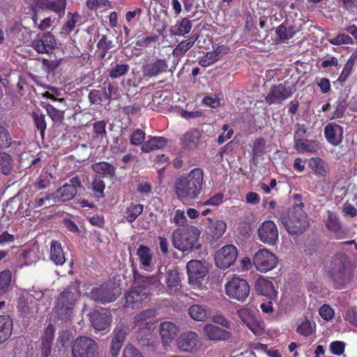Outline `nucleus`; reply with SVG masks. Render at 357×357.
<instances>
[{"label":"nucleus","mask_w":357,"mask_h":357,"mask_svg":"<svg viewBox=\"0 0 357 357\" xmlns=\"http://www.w3.org/2000/svg\"><path fill=\"white\" fill-rule=\"evenodd\" d=\"M204 172L201 168L192 169L187 176L180 177L175 185V192L179 199L190 201L199 197L203 188Z\"/></svg>","instance_id":"obj_1"},{"label":"nucleus","mask_w":357,"mask_h":357,"mask_svg":"<svg viewBox=\"0 0 357 357\" xmlns=\"http://www.w3.org/2000/svg\"><path fill=\"white\" fill-rule=\"evenodd\" d=\"M301 195H294L295 204L288 211L287 218L282 220L287 231L290 234H301L309 226L307 213L304 211V204Z\"/></svg>","instance_id":"obj_2"},{"label":"nucleus","mask_w":357,"mask_h":357,"mask_svg":"<svg viewBox=\"0 0 357 357\" xmlns=\"http://www.w3.org/2000/svg\"><path fill=\"white\" fill-rule=\"evenodd\" d=\"M79 291L78 287L72 284L61 291L56 298L54 311L56 317L63 321H70L73 316L74 307L78 300Z\"/></svg>","instance_id":"obj_3"},{"label":"nucleus","mask_w":357,"mask_h":357,"mask_svg":"<svg viewBox=\"0 0 357 357\" xmlns=\"http://www.w3.org/2000/svg\"><path fill=\"white\" fill-rule=\"evenodd\" d=\"M328 273L337 289L348 284L353 277V269L347 256L343 253L335 255L330 264Z\"/></svg>","instance_id":"obj_4"},{"label":"nucleus","mask_w":357,"mask_h":357,"mask_svg":"<svg viewBox=\"0 0 357 357\" xmlns=\"http://www.w3.org/2000/svg\"><path fill=\"white\" fill-rule=\"evenodd\" d=\"M200 235L199 229L193 225H187L174 230L172 234L174 246L182 252L200 250L201 244H197Z\"/></svg>","instance_id":"obj_5"},{"label":"nucleus","mask_w":357,"mask_h":357,"mask_svg":"<svg viewBox=\"0 0 357 357\" xmlns=\"http://www.w3.org/2000/svg\"><path fill=\"white\" fill-rule=\"evenodd\" d=\"M156 311L154 309L146 310L135 317V324L139 331L140 342L142 345L151 346L154 342L156 322Z\"/></svg>","instance_id":"obj_6"},{"label":"nucleus","mask_w":357,"mask_h":357,"mask_svg":"<svg viewBox=\"0 0 357 357\" xmlns=\"http://www.w3.org/2000/svg\"><path fill=\"white\" fill-rule=\"evenodd\" d=\"M296 88L295 85L289 80L282 83L273 85L265 97L266 102L271 105L273 104H282L284 100L290 98Z\"/></svg>","instance_id":"obj_7"},{"label":"nucleus","mask_w":357,"mask_h":357,"mask_svg":"<svg viewBox=\"0 0 357 357\" xmlns=\"http://www.w3.org/2000/svg\"><path fill=\"white\" fill-rule=\"evenodd\" d=\"M225 289L226 295L229 298L241 303L247 299L250 293L248 282L237 276H234L226 283Z\"/></svg>","instance_id":"obj_8"},{"label":"nucleus","mask_w":357,"mask_h":357,"mask_svg":"<svg viewBox=\"0 0 357 357\" xmlns=\"http://www.w3.org/2000/svg\"><path fill=\"white\" fill-rule=\"evenodd\" d=\"M73 357H99L98 345L87 336L77 337L72 345Z\"/></svg>","instance_id":"obj_9"},{"label":"nucleus","mask_w":357,"mask_h":357,"mask_svg":"<svg viewBox=\"0 0 357 357\" xmlns=\"http://www.w3.org/2000/svg\"><path fill=\"white\" fill-rule=\"evenodd\" d=\"M120 294V289L114 284L106 283L93 288L90 295L95 301L105 304L114 301Z\"/></svg>","instance_id":"obj_10"},{"label":"nucleus","mask_w":357,"mask_h":357,"mask_svg":"<svg viewBox=\"0 0 357 357\" xmlns=\"http://www.w3.org/2000/svg\"><path fill=\"white\" fill-rule=\"evenodd\" d=\"M252 261L257 270L263 273L273 270L278 262L277 257L268 249L258 250Z\"/></svg>","instance_id":"obj_11"},{"label":"nucleus","mask_w":357,"mask_h":357,"mask_svg":"<svg viewBox=\"0 0 357 357\" xmlns=\"http://www.w3.org/2000/svg\"><path fill=\"white\" fill-rule=\"evenodd\" d=\"M237 255V249L234 245H226L216 251L215 264L221 269L228 268L235 263Z\"/></svg>","instance_id":"obj_12"},{"label":"nucleus","mask_w":357,"mask_h":357,"mask_svg":"<svg viewBox=\"0 0 357 357\" xmlns=\"http://www.w3.org/2000/svg\"><path fill=\"white\" fill-rule=\"evenodd\" d=\"M82 185L78 177L75 176L70 179L68 183L64 184L53 193L54 202H65L71 200L77 192V188Z\"/></svg>","instance_id":"obj_13"},{"label":"nucleus","mask_w":357,"mask_h":357,"mask_svg":"<svg viewBox=\"0 0 357 357\" xmlns=\"http://www.w3.org/2000/svg\"><path fill=\"white\" fill-rule=\"evenodd\" d=\"M89 317L91 326L98 331L109 328L112 321V314L105 309L93 310Z\"/></svg>","instance_id":"obj_14"},{"label":"nucleus","mask_w":357,"mask_h":357,"mask_svg":"<svg viewBox=\"0 0 357 357\" xmlns=\"http://www.w3.org/2000/svg\"><path fill=\"white\" fill-rule=\"evenodd\" d=\"M56 43L54 36L50 32L38 34L32 40L31 47L39 54H48L56 47Z\"/></svg>","instance_id":"obj_15"},{"label":"nucleus","mask_w":357,"mask_h":357,"mask_svg":"<svg viewBox=\"0 0 357 357\" xmlns=\"http://www.w3.org/2000/svg\"><path fill=\"white\" fill-rule=\"evenodd\" d=\"M259 240L268 245H274L278 240V230L272 220H266L261 223L258 229Z\"/></svg>","instance_id":"obj_16"},{"label":"nucleus","mask_w":357,"mask_h":357,"mask_svg":"<svg viewBox=\"0 0 357 357\" xmlns=\"http://www.w3.org/2000/svg\"><path fill=\"white\" fill-rule=\"evenodd\" d=\"M149 298V294L145 288L137 286L132 288L125 296V306L127 307H139Z\"/></svg>","instance_id":"obj_17"},{"label":"nucleus","mask_w":357,"mask_h":357,"mask_svg":"<svg viewBox=\"0 0 357 357\" xmlns=\"http://www.w3.org/2000/svg\"><path fill=\"white\" fill-rule=\"evenodd\" d=\"M190 283L197 284L208 273V268L201 261L191 260L186 265Z\"/></svg>","instance_id":"obj_18"},{"label":"nucleus","mask_w":357,"mask_h":357,"mask_svg":"<svg viewBox=\"0 0 357 357\" xmlns=\"http://www.w3.org/2000/svg\"><path fill=\"white\" fill-rule=\"evenodd\" d=\"M238 315L255 335L260 336L264 334V327L263 323L257 321L247 309L238 310Z\"/></svg>","instance_id":"obj_19"},{"label":"nucleus","mask_w":357,"mask_h":357,"mask_svg":"<svg viewBox=\"0 0 357 357\" xmlns=\"http://www.w3.org/2000/svg\"><path fill=\"white\" fill-rule=\"evenodd\" d=\"M198 342L197 334L194 331H188L180 335L177 345L180 350L192 353L196 351Z\"/></svg>","instance_id":"obj_20"},{"label":"nucleus","mask_w":357,"mask_h":357,"mask_svg":"<svg viewBox=\"0 0 357 357\" xmlns=\"http://www.w3.org/2000/svg\"><path fill=\"white\" fill-rule=\"evenodd\" d=\"M343 132V127L335 123H329L324 128V136L327 142L335 146L342 143Z\"/></svg>","instance_id":"obj_21"},{"label":"nucleus","mask_w":357,"mask_h":357,"mask_svg":"<svg viewBox=\"0 0 357 357\" xmlns=\"http://www.w3.org/2000/svg\"><path fill=\"white\" fill-rule=\"evenodd\" d=\"M178 328L172 321H164L160 325V335L162 344L166 347L177 335Z\"/></svg>","instance_id":"obj_22"},{"label":"nucleus","mask_w":357,"mask_h":357,"mask_svg":"<svg viewBox=\"0 0 357 357\" xmlns=\"http://www.w3.org/2000/svg\"><path fill=\"white\" fill-rule=\"evenodd\" d=\"M325 224L326 228L333 232L337 238L344 237L345 233L342 229L341 221L335 213L328 211Z\"/></svg>","instance_id":"obj_23"},{"label":"nucleus","mask_w":357,"mask_h":357,"mask_svg":"<svg viewBox=\"0 0 357 357\" xmlns=\"http://www.w3.org/2000/svg\"><path fill=\"white\" fill-rule=\"evenodd\" d=\"M203 332L210 340H225L230 337V333L214 324H206Z\"/></svg>","instance_id":"obj_24"},{"label":"nucleus","mask_w":357,"mask_h":357,"mask_svg":"<svg viewBox=\"0 0 357 357\" xmlns=\"http://www.w3.org/2000/svg\"><path fill=\"white\" fill-rule=\"evenodd\" d=\"M294 142V149L299 153H315L320 149V143L316 139H299Z\"/></svg>","instance_id":"obj_25"},{"label":"nucleus","mask_w":357,"mask_h":357,"mask_svg":"<svg viewBox=\"0 0 357 357\" xmlns=\"http://www.w3.org/2000/svg\"><path fill=\"white\" fill-rule=\"evenodd\" d=\"M202 132L199 129H190L181 137V143L185 149H194L200 142Z\"/></svg>","instance_id":"obj_26"},{"label":"nucleus","mask_w":357,"mask_h":357,"mask_svg":"<svg viewBox=\"0 0 357 357\" xmlns=\"http://www.w3.org/2000/svg\"><path fill=\"white\" fill-rule=\"evenodd\" d=\"M255 289L258 294L272 298L275 296V289L273 283L264 278L259 277L255 282Z\"/></svg>","instance_id":"obj_27"},{"label":"nucleus","mask_w":357,"mask_h":357,"mask_svg":"<svg viewBox=\"0 0 357 357\" xmlns=\"http://www.w3.org/2000/svg\"><path fill=\"white\" fill-rule=\"evenodd\" d=\"M188 314L194 320L204 321L209 317L211 312L205 305L195 304L188 308Z\"/></svg>","instance_id":"obj_28"},{"label":"nucleus","mask_w":357,"mask_h":357,"mask_svg":"<svg viewBox=\"0 0 357 357\" xmlns=\"http://www.w3.org/2000/svg\"><path fill=\"white\" fill-rule=\"evenodd\" d=\"M50 260L57 266L63 265L66 261L61 245L59 241H52L51 243Z\"/></svg>","instance_id":"obj_29"},{"label":"nucleus","mask_w":357,"mask_h":357,"mask_svg":"<svg viewBox=\"0 0 357 357\" xmlns=\"http://www.w3.org/2000/svg\"><path fill=\"white\" fill-rule=\"evenodd\" d=\"M13 321L8 315H0V344L11 335Z\"/></svg>","instance_id":"obj_30"},{"label":"nucleus","mask_w":357,"mask_h":357,"mask_svg":"<svg viewBox=\"0 0 357 357\" xmlns=\"http://www.w3.org/2000/svg\"><path fill=\"white\" fill-rule=\"evenodd\" d=\"M209 220L208 233L214 240H218L225 234L227 227L226 223L222 220L215 221Z\"/></svg>","instance_id":"obj_31"},{"label":"nucleus","mask_w":357,"mask_h":357,"mask_svg":"<svg viewBox=\"0 0 357 357\" xmlns=\"http://www.w3.org/2000/svg\"><path fill=\"white\" fill-rule=\"evenodd\" d=\"M92 169L103 176L114 177L116 173V168L107 162H96L92 165Z\"/></svg>","instance_id":"obj_32"},{"label":"nucleus","mask_w":357,"mask_h":357,"mask_svg":"<svg viewBox=\"0 0 357 357\" xmlns=\"http://www.w3.org/2000/svg\"><path fill=\"white\" fill-rule=\"evenodd\" d=\"M357 58V52H354L349 58L348 61L344 66V68L337 78V82L343 84L351 75L355 64V59Z\"/></svg>","instance_id":"obj_33"},{"label":"nucleus","mask_w":357,"mask_h":357,"mask_svg":"<svg viewBox=\"0 0 357 357\" xmlns=\"http://www.w3.org/2000/svg\"><path fill=\"white\" fill-rule=\"evenodd\" d=\"M197 39V37H191L187 40H182L174 50L169 48V50L172 51L175 57L182 56L192 47Z\"/></svg>","instance_id":"obj_34"},{"label":"nucleus","mask_w":357,"mask_h":357,"mask_svg":"<svg viewBox=\"0 0 357 357\" xmlns=\"http://www.w3.org/2000/svg\"><path fill=\"white\" fill-rule=\"evenodd\" d=\"M309 167L316 174L321 176H326L328 173L326 162L319 157H313L309 161Z\"/></svg>","instance_id":"obj_35"},{"label":"nucleus","mask_w":357,"mask_h":357,"mask_svg":"<svg viewBox=\"0 0 357 357\" xmlns=\"http://www.w3.org/2000/svg\"><path fill=\"white\" fill-rule=\"evenodd\" d=\"M296 32L297 31L294 26H289L287 27L284 23L279 25L275 29V33L281 42L293 38Z\"/></svg>","instance_id":"obj_36"},{"label":"nucleus","mask_w":357,"mask_h":357,"mask_svg":"<svg viewBox=\"0 0 357 357\" xmlns=\"http://www.w3.org/2000/svg\"><path fill=\"white\" fill-rule=\"evenodd\" d=\"M195 13L189 15L188 17L181 18L180 21H178L176 24V35L185 36L190 33L192 27V21L189 18L194 17Z\"/></svg>","instance_id":"obj_37"},{"label":"nucleus","mask_w":357,"mask_h":357,"mask_svg":"<svg viewBox=\"0 0 357 357\" xmlns=\"http://www.w3.org/2000/svg\"><path fill=\"white\" fill-rule=\"evenodd\" d=\"M12 273L6 269L0 272V296L5 294L10 289Z\"/></svg>","instance_id":"obj_38"},{"label":"nucleus","mask_w":357,"mask_h":357,"mask_svg":"<svg viewBox=\"0 0 357 357\" xmlns=\"http://www.w3.org/2000/svg\"><path fill=\"white\" fill-rule=\"evenodd\" d=\"M80 20L81 15L78 13H68L67 14V22L63 25L62 31L66 33H71Z\"/></svg>","instance_id":"obj_39"},{"label":"nucleus","mask_w":357,"mask_h":357,"mask_svg":"<svg viewBox=\"0 0 357 357\" xmlns=\"http://www.w3.org/2000/svg\"><path fill=\"white\" fill-rule=\"evenodd\" d=\"M137 255L139 257L141 265L144 269H146V267L149 266L152 259L149 248L145 245H140L137 250Z\"/></svg>","instance_id":"obj_40"},{"label":"nucleus","mask_w":357,"mask_h":357,"mask_svg":"<svg viewBox=\"0 0 357 357\" xmlns=\"http://www.w3.org/2000/svg\"><path fill=\"white\" fill-rule=\"evenodd\" d=\"M143 211V205L133 204L127 208L124 218L129 222H133Z\"/></svg>","instance_id":"obj_41"},{"label":"nucleus","mask_w":357,"mask_h":357,"mask_svg":"<svg viewBox=\"0 0 357 357\" xmlns=\"http://www.w3.org/2000/svg\"><path fill=\"white\" fill-rule=\"evenodd\" d=\"M49 10L54 11L60 18L65 15L66 0H50Z\"/></svg>","instance_id":"obj_42"},{"label":"nucleus","mask_w":357,"mask_h":357,"mask_svg":"<svg viewBox=\"0 0 357 357\" xmlns=\"http://www.w3.org/2000/svg\"><path fill=\"white\" fill-rule=\"evenodd\" d=\"M347 107V100L344 98H338L335 102V109L332 114L331 119H340L344 116Z\"/></svg>","instance_id":"obj_43"},{"label":"nucleus","mask_w":357,"mask_h":357,"mask_svg":"<svg viewBox=\"0 0 357 357\" xmlns=\"http://www.w3.org/2000/svg\"><path fill=\"white\" fill-rule=\"evenodd\" d=\"M266 142L263 137L256 139L253 142L252 153L254 158L261 157L265 152Z\"/></svg>","instance_id":"obj_44"},{"label":"nucleus","mask_w":357,"mask_h":357,"mask_svg":"<svg viewBox=\"0 0 357 357\" xmlns=\"http://www.w3.org/2000/svg\"><path fill=\"white\" fill-rule=\"evenodd\" d=\"M327 40L332 45H353V39L347 34L340 33L333 38H328Z\"/></svg>","instance_id":"obj_45"},{"label":"nucleus","mask_w":357,"mask_h":357,"mask_svg":"<svg viewBox=\"0 0 357 357\" xmlns=\"http://www.w3.org/2000/svg\"><path fill=\"white\" fill-rule=\"evenodd\" d=\"M130 69V66L126 63L116 64L111 68L109 75L112 79L119 78L126 74Z\"/></svg>","instance_id":"obj_46"},{"label":"nucleus","mask_w":357,"mask_h":357,"mask_svg":"<svg viewBox=\"0 0 357 357\" xmlns=\"http://www.w3.org/2000/svg\"><path fill=\"white\" fill-rule=\"evenodd\" d=\"M0 166L1 172L5 175H8L12 169L11 158L6 153H0Z\"/></svg>","instance_id":"obj_47"},{"label":"nucleus","mask_w":357,"mask_h":357,"mask_svg":"<svg viewBox=\"0 0 357 357\" xmlns=\"http://www.w3.org/2000/svg\"><path fill=\"white\" fill-rule=\"evenodd\" d=\"M52 176L47 172L41 174L37 181L35 182L34 185L38 190H42L47 188L51 183Z\"/></svg>","instance_id":"obj_48"},{"label":"nucleus","mask_w":357,"mask_h":357,"mask_svg":"<svg viewBox=\"0 0 357 357\" xmlns=\"http://www.w3.org/2000/svg\"><path fill=\"white\" fill-rule=\"evenodd\" d=\"M21 257L26 265L31 264L38 259V256L34 248L24 250L21 254Z\"/></svg>","instance_id":"obj_49"},{"label":"nucleus","mask_w":357,"mask_h":357,"mask_svg":"<svg viewBox=\"0 0 357 357\" xmlns=\"http://www.w3.org/2000/svg\"><path fill=\"white\" fill-rule=\"evenodd\" d=\"M296 332L305 337L310 336L313 332L311 322L308 319L304 320L298 326Z\"/></svg>","instance_id":"obj_50"},{"label":"nucleus","mask_w":357,"mask_h":357,"mask_svg":"<svg viewBox=\"0 0 357 357\" xmlns=\"http://www.w3.org/2000/svg\"><path fill=\"white\" fill-rule=\"evenodd\" d=\"M180 282L181 280L176 271H170L166 277V283L169 289L176 288Z\"/></svg>","instance_id":"obj_51"},{"label":"nucleus","mask_w":357,"mask_h":357,"mask_svg":"<svg viewBox=\"0 0 357 357\" xmlns=\"http://www.w3.org/2000/svg\"><path fill=\"white\" fill-rule=\"evenodd\" d=\"M33 118L34 119V122L36 124V126L38 130H40V135L42 137L44 136L45 130L46 129V122L45 120V115L44 114H40L38 115L36 112H33Z\"/></svg>","instance_id":"obj_52"},{"label":"nucleus","mask_w":357,"mask_h":357,"mask_svg":"<svg viewBox=\"0 0 357 357\" xmlns=\"http://www.w3.org/2000/svg\"><path fill=\"white\" fill-rule=\"evenodd\" d=\"M218 59L217 54L214 52H207L204 56L201 57L199 64L202 67H208L215 63Z\"/></svg>","instance_id":"obj_53"},{"label":"nucleus","mask_w":357,"mask_h":357,"mask_svg":"<svg viewBox=\"0 0 357 357\" xmlns=\"http://www.w3.org/2000/svg\"><path fill=\"white\" fill-rule=\"evenodd\" d=\"M319 314L323 319L329 321L333 318L335 312L333 309L329 305L324 304L320 307Z\"/></svg>","instance_id":"obj_54"},{"label":"nucleus","mask_w":357,"mask_h":357,"mask_svg":"<svg viewBox=\"0 0 357 357\" xmlns=\"http://www.w3.org/2000/svg\"><path fill=\"white\" fill-rule=\"evenodd\" d=\"M315 83L319 87L320 91L323 93H328L331 90V83L328 78L326 77H317Z\"/></svg>","instance_id":"obj_55"},{"label":"nucleus","mask_w":357,"mask_h":357,"mask_svg":"<svg viewBox=\"0 0 357 357\" xmlns=\"http://www.w3.org/2000/svg\"><path fill=\"white\" fill-rule=\"evenodd\" d=\"M345 344L342 341H333L330 344V349L332 354L340 356L344 351Z\"/></svg>","instance_id":"obj_56"},{"label":"nucleus","mask_w":357,"mask_h":357,"mask_svg":"<svg viewBox=\"0 0 357 357\" xmlns=\"http://www.w3.org/2000/svg\"><path fill=\"white\" fill-rule=\"evenodd\" d=\"M50 201L53 202V193L47 194L44 197L38 196L32 202V205L34 208H38L46 205L47 202L49 204H50Z\"/></svg>","instance_id":"obj_57"},{"label":"nucleus","mask_w":357,"mask_h":357,"mask_svg":"<svg viewBox=\"0 0 357 357\" xmlns=\"http://www.w3.org/2000/svg\"><path fill=\"white\" fill-rule=\"evenodd\" d=\"M55 329L52 324H50L45 328L43 335L41 337V341L52 343L54 337Z\"/></svg>","instance_id":"obj_58"},{"label":"nucleus","mask_w":357,"mask_h":357,"mask_svg":"<svg viewBox=\"0 0 357 357\" xmlns=\"http://www.w3.org/2000/svg\"><path fill=\"white\" fill-rule=\"evenodd\" d=\"M46 110H47L48 115L50 116V118L54 121H59L63 117L62 112L60 110L56 109L54 107H53L51 105H47Z\"/></svg>","instance_id":"obj_59"},{"label":"nucleus","mask_w":357,"mask_h":357,"mask_svg":"<svg viewBox=\"0 0 357 357\" xmlns=\"http://www.w3.org/2000/svg\"><path fill=\"white\" fill-rule=\"evenodd\" d=\"M145 138V133L142 130H136L130 136V143L133 145L140 144Z\"/></svg>","instance_id":"obj_60"},{"label":"nucleus","mask_w":357,"mask_h":357,"mask_svg":"<svg viewBox=\"0 0 357 357\" xmlns=\"http://www.w3.org/2000/svg\"><path fill=\"white\" fill-rule=\"evenodd\" d=\"M142 12V9L140 8H136L134 10L128 11L126 13V20L128 23L129 26L131 25L133 20H135L136 21L139 20Z\"/></svg>","instance_id":"obj_61"},{"label":"nucleus","mask_w":357,"mask_h":357,"mask_svg":"<svg viewBox=\"0 0 357 357\" xmlns=\"http://www.w3.org/2000/svg\"><path fill=\"white\" fill-rule=\"evenodd\" d=\"M224 195L222 193H218L210 197L204 202V205H211L218 206L223 202Z\"/></svg>","instance_id":"obj_62"},{"label":"nucleus","mask_w":357,"mask_h":357,"mask_svg":"<svg viewBox=\"0 0 357 357\" xmlns=\"http://www.w3.org/2000/svg\"><path fill=\"white\" fill-rule=\"evenodd\" d=\"M123 357H143V356L132 344H128L123 349Z\"/></svg>","instance_id":"obj_63"},{"label":"nucleus","mask_w":357,"mask_h":357,"mask_svg":"<svg viewBox=\"0 0 357 357\" xmlns=\"http://www.w3.org/2000/svg\"><path fill=\"white\" fill-rule=\"evenodd\" d=\"M342 212L345 216H349L350 218H354L357 215V208L348 202L343 205Z\"/></svg>","instance_id":"obj_64"}]
</instances>
